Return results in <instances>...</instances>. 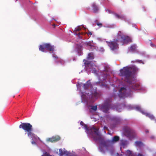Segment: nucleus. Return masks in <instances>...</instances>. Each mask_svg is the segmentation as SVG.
<instances>
[{
  "mask_svg": "<svg viewBox=\"0 0 156 156\" xmlns=\"http://www.w3.org/2000/svg\"><path fill=\"white\" fill-rule=\"evenodd\" d=\"M138 69L135 66H132L131 67L126 66L123 67L120 70L119 75L124 77V81L128 83L129 88H127L124 87L121 88L119 91V93L115 94L112 95V97L115 98L117 96L120 98H124L127 95V91L128 90H137L141 89V86L139 83L132 77V73H135L138 71Z\"/></svg>",
  "mask_w": 156,
  "mask_h": 156,
  "instance_id": "1",
  "label": "nucleus"
},
{
  "mask_svg": "<svg viewBox=\"0 0 156 156\" xmlns=\"http://www.w3.org/2000/svg\"><path fill=\"white\" fill-rule=\"evenodd\" d=\"M96 136H94V140H98L100 142L99 150L101 152L105 153L106 151L112 152L113 150L114 144L118 141L120 139L119 136L113 137L112 140H105L102 138L97 129H94Z\"/></svg>",
  "mask_w": 156,
  "mask_h": 156,
  "instance_id": "2",
  "label": "nucleus"
},
{
  "mask_svg": "<svg viewBox=\"0 0 156 156\" xmlns=\"http://www.w3.org/2000/svg\"><path fill=\"white\" fill-rule=\"evenodd\" d=\"M112 100L111 98L106 99L105 100L103 104L98 105L99 109L103 112L108 113L110 108H112L114 110H115L119 112H121L122 108H120V105L118 104L116 105H112L111 103Z\"/></svg>",
  "mask_w": 156,
  "mask_h": 156,
  "instance_id": "3",
  "label": "nucleus"
},
{
  "mask_svg": "<svg viewBox=\"0 0 156 156\" xmlns=\"http://www.w3.org/2000/svg\"><path fill=\"white\" fill-rule=\"evenodd\" d=\"M118 40L119 41V43L123 45L124 44H127L131 41L130 38L127 36L124 35L121 32L119 31L117 36Z\"/></svg>",
  "mask_w": 156,
  "mask_h": 156,
  "instance_id": "4",
  "label": "nucleus"
},
{
  "mask_svg": "<svg viewBox=\"0 0 156 156\" xmlns=\"http://www.w3.org/2000/svg\"><path fill=\"white\" fill-rule=\"evenodd\" d=\"M80 124L82 126L84 125V128L86 130L87 133L88 134H90L94 140V136H96L94 133L95 130L94 129L96 128L93 126L91 128L89 129V128L87 127V126L84 124L82 121L80 122Z\"/></svg>",
  "mask_w": 156,
  "mask_h": 156,
  "instance_id": "5",
  "label": "nucleus"
},
{
  "mask_svg": "<svg viewBox=\"0 0 156 156\" xmlns=\"http://www.w3.org/2000/svg\"><path fill=\"white\" fill-rule=\"evenodd\" d=\"M49 51H53L54 48L53 46L51 45L49 43H44L39 46V49L42 52H44L45 49Z\"/></svg>",
  "mask_w": 156,
  "mask_h": 156,
  "instance_id": "6",
  "label": "nucleus"
},
{
  "mask_svg": "<svg viewBox=\"0 0 156 156\" xmlns=\"http://www.w3.org/2000/svg\"><path fill=\"white\" fill-rule=\"evenodd\" d=\"M117 40L118 38H117L116 39H114L113 41H106L108 46L112 50H114L118 48V44L117 43H119V42Z\"/></svg>",
  "mask_w": 156,
  "mask_h": 156,
  "instance_id": "7",
  "label": "nucleus"
},
{
  "mask_svg": "<svg viewBox=\"0 0 156 156\" xmlns=\"http://www.w3.org/2000/svg\"><path fill=\"white\" fill-rule=\"evenodd\" d=\"M19 127L27 132L31 130H33L32 125L28 123H23L20 125Z\"/></svg>",
  "mask_w": 156,
  "mask_h": 156,
  "instance_id": "8",
  "label": "nucleus"
},
{
  "mask_svg": "<svg viewBox=\"0 0 156 156\" xmlns=\"http://www.w3.org/2000/svg\"><path fill=\"white\" fill-rule=\"evenodd\" d=\"M123 129L125 133L128 136L134 135L136 133L134 130L128 126H125Z\"/></svg>",
  "mask_w": 156,
  "mask_h": 156,
  "instance_id": "9",
  "label": "nucleus"
},
{
  "mask_svg": "<svg viewBox=\"0 0 156 156\" xmlns=\"http://www.w3.org/2000/svg\"><path fill=\"white\" fill-rule=\"evenodd\" d=\"M33 130H31L27 132V135L28 137H30L33 140H36L37 139L40 140V138L37 135L32 132Z\"/></svg>",
  "mask_w": 156,
  "mask_h": 156,
  "instance_id": "10",
  "label": "nucleus"
},
{
  "mask_svg": "<svg viewBox=\"0 0 156 156\" xmlns=\"http://www.w3.org/2000/svg\"><path fill=\"white\" fill-rule=\"evenodd\" d=\"M60 137L59 136H53L51 138H48L47 139V141L48 142H56L60 140Z\"/></svg>",
  "mask_w": 156,
  "mask_h": 156,
  "instance_id": "11",
  "label": "nucleus"
},
{
  "mask_svg": "<svg viewBox=\"0 0 156 156\" xmlns=\"http://www.w3.org/2000/svg\"><path fill=\"white\" fill-rule=\"evenodd\" d=\"M128 144V142L127 141L124 140H122L120 143V145L121 147H122L123 148H125L126 146H127Z\"/></svg>",
  "mask_w": 156,
  "mask_h": 156,
  "instance_id": "12",
  "label": "nucleus"
},
{
  "mask_svg": "<svg viewBox=\"0 0 156 156\" xmlns=\"http://www.w3.org/2000/svg\"><path fill=\"white\" fill-rule=\"evenodd\" d=\"M91 6L92 8L93 12L95 13H97L99 10V9L96 4L94 3H93L91 5Z\"/></svg>",
  "mask_w": 156,
  "mask_h": 156,
  "instance_id": "13",
  "label": "nucleus"
},
{
  "mask_svg": "<svg viewBox=\"0 0 156 156\" xmlns=\"http://www.w3.org/2000/svg\"><path fill=\"white\" fill-rule=\"evenodd\" d=\"M142 113L146 116L148 117L151 120L153 119H154V117L153 115H152L150 113H147L145 112H142Z\"/></svg>",
  "mask_w": 156,
  "mask_h": 156,
  "instance_id": "14",
  "label": "nucleus"
},
{
  "mask_svg": "<svg viewBox=\"0 0 156 156\" xmlns=\"http://www.w3.org/2000/svg\"><path fill=\"white\" fill-rule=\"evenodd\" d=\"M112 120L115 124H119L120 121V119L119 118L116 117L113 118Z\"/></svg>",
  "mask_w": 156,
  "mask_h": 156,
  "instance_id": "15",
  "label": "nucleus"
},
{
  "mask_svg": "<svg viewBox=\"0 0 156 156\" xmlns=\"http://www.w3.org/2000/svg\"><path fill=\"white\" fill-rule=\"evenodd\" d=\"M136 46L135 45H133L131 46L129 48V51L132 52L136 51Z\"/></svg>",
  "mask_w": 156,
  "mask_h": 156,
  "instance_id": "16",
  "label": "nucleus"
},
{
  "mask_svg": "<svg viewBox=\"0 0 156 156\" xmlns=\"http://www.w3.org/2000/svg\"><path fill=\"white\" fill-rule=\"evenodd\" d=\"M59 154L60 156H62L65 154H66L67 152V151H62L61 149L59 150Z\"/></svg>",
  "mask_w": 156,
  "mask_h": 156,
  "instance_id": "17",
  "label": "nucleus"
},
{
  "mask_svg": "<svg viewBox=\"0 0 156 156\" xmlns=\"http://www.w3.org/2000/svg\"><path fill=\"white\" fill-rule=\"evenodd\" d=\"M135 145L136 147H141L143 145V144L141 141H136L135 142Z\"/></svg>",
  "mask_w": 156,
  "mask_h": 156,
  "instance_id": "18",
  "label": "nucleus"
},
{
  "mask_svg": "<svg viewBox=\"0 0 156 156\" xmlns=\"http://www.w3.org/2000/svg\"><path fill=\"white\" fill-rule=\"evenodd\" d=\"M115 16L118 19H123L125 18V16L122 15H119L116 13L115 14Z\"/></svg>",
  "mask_w": 156,
  "mask_h": 156,
  "instance_id": "19",
  "label": "nucleus"
},
{
  "mask_svg": "<svg viewBox=\"0 0 156 156\" xmlns=\"http://www.w3.org/2000/svg\"><path fill=\"white\" fill-rule=\"evenodd\" d=\"M86 64L87 65L88 67H89L90 69L92 70H92V71L95 72V68H93V66H94L92 64L90 63H87Z\"/></svg>",
  "mask_w": 156,
  "mask_h": 156,
  "instance_id": "20",
  "label": "nucleus"
},
{
  "mask_svg": "<svg viewBox=\"0 0 156 156\" xmlns=\"http://www.w3.org/2000/svg\"><path fill=\"white\" fill-rule=\"evenodd\" d=\"M87 58L88 59H92L94 58V55L92 53L88 54Z\"/></svg>",
  "mask_w": 156,
  "mask_h": 156,
  "instance_id": "21",
  "label": "nucleus"
},
{
  "mask_svg": "<svg viewBox=\"0 0 156 156\" xmlns=\"http://www.w3.org/2000/svg\"><path fill=\"white\" fill-rule=\"evenodd\" d=\"M126 156H129L132 154V151L130 150H128L126 152Z\"/></svg>",
  "mask_w": 156,
  "mask_h": 156,
  "instance_id": "22",
  "label": "nucleus"
},
{
  "mask_svg": "<svg viewBox=\"0 0 156 156\" xmlns=\"http://www.w3.org/2000/svg\"><path fill=\"white\" fill-rule=\"evenodd\" d=\"M95 23H96L97 25L99 26L100 27H101L102 26V24L98 22V20H96L95 21Z\"/></svg>",
  "mask_w": 156,
  "mask_h": 156,
  "instance_id": "23",
  "label": "nucleus"
},
{
  "mask_svg": "<svg viewBox=\"0 0 156 156\" xmlns=\"http://www.w3.org/2000/svg\"><path fill=\"white\" fill-rule=\"evenodd\" d=\"M89 86L90 84H84L83 88L85 90H86L88 89Z\"/></svg>",
  "mask_w": 156,
  "mask_h": 156,
  "instance_id": "24",
  "label": "nucleus"
},
{
  "mask_svg": "<svg viewBox=\"0 0 156 156\" xmlns=\"http://www.w3.org/2000/svg\"><path fill=\"white\" fill-rule=\"evenodd\" d=\"M91 109L92 110L94 111H96L97 110V105L95 106H91Z\"/></svg>",
  "mask_w": 156,
  "mask_h": 156,
  "instance_id": "25",
  "label": "nucleus"
},
{
  "mask_svg": "<svg viewBox=\"0 0 156 156\" xmlns=\"http://www.w3.org/2000/svg\"><path fill=\"white\" fill-rule=\"evenodd\" d=\"M93 96L95 98H97L99 96V94L97 92H95L93 94Z\"/></svg>",
  "mask_w": 156,
  "mask_h": 156,
  "instance_id": "26",
  "label": "nucleus"
},
{
  "mask_svg": "<svg viewBox=\"0 0 156 156\" xmlns=\"http://www.w3.org/2000/svg\"><path fill=\"white\" fill-rule=\"evenodd\" d=\"M136 109L137 111L140 112L142 113V112H144V111H142L141 108L139 106H137L136 107Z\"/></svg>",
  "mask_w": 156,
  "mask_h": 156,
  "instance_id": "27",
  "label": "nucleus"
},
{
  "mask_svg": "<svg viewBox=\"0 0 156 156\" xmlns=\"http://www.w3.org/2000/svg\"><path fill=\"white\" fill-rule=\"evenodd\" d=\"M81 29V28H80V26H78L77 27L75 28L74 29V31H80Z\"/></svg>",
  "mask_w": 156,
  "mask_h": 156,
  "instance_id": "28",
  "label": "nucleus"
},
{
  "mask_svg": "<svg viewBox=\"0 0 156 156\" xmlns=\"http://www.w3.org/2000/svg\"><path fill=\"white\" fill-rule=\"evenodd\" d=\"M138 156H145V155L144 154L141 153H139L137 154Z\"/></svg>",
  "mask_w": 156,
  "mask_h": 156,
  "instance_id": "29",
  "label": "nucleus"
},
{
  "mask_svg": "<svg viewBox=\"0 0 156 156\" xmlns=\"http://www.w3.org/2000/svg\"><path fill=\"white\" fill-rule=\"evenodd\" d=\"M83 33H79L78 34H76L78 35V36L80 38H81V37L80 36L81 34H83Z\"/></svg>",
  "mask_w": 156,
  "mask_h": 156,
  "instance_id": "30",
  "label": "nucleus"
},
{
  "mask_svg": "<svg viewBox=\"0 0 156 156\" xmlns=\"http://www.w3.org/2000/svg\"><path fill=\"white\" fill-rule=\"evenodd\" d=\"M132 62H141L142 61L141 60H136V61H132Z\"/></svg>",
  "mask_w": 156,
  "mask_h": 156,
  "instance_id": "31",
  "label": "nucleus"
},
{
  "mask_svg": "<svg viewBox=\"0 0 156 156\" xmlns=\"http://www.w3.org/2000/svg\"><path fill=\"white\" fill-rule=\"evenodd\" d=\"M31 143L33 144H36V143L34 141H32Z\"/></svg>",
  "mask_w": 156,
  "mask_h": 156,
  "instance_id": "32",
  "label": "nucleus"
},
{
  "mask_svg": "<svg viewBox=\"0 0 156 156\" xmlns=\"http://www.w3.org/2000/svg\"><path fill=\"white\" fill-rule=\"evenodd\" d=\"M151 46H152V47H154V46H155L154 44L152 43H151Z\"/></svg>",
  "mask_w": 156,
  "mask_h": 156,
  "instance_id": "33",
  "label": "nucleus"
},
{
  "mask_svg": "<svg viewBox=\"0 0 156 156\" xmlns=\"http://www.w3.org/2000/svg\"><path fill=\"white\" fill-rule=\"evenodd\" d=\"M88 34L91 35L92 34V33L91 32H89V33H88Z\"/></svg>",
  "mask_w": 156,
  "mask_h": 156,
  "instance_id": "34",
  "label": "nucleus"
},
{
  "mask_svg": "<svg viewBox=\"0 0 156 156\" xmlns=\"http://www.w3.org/2000/svg\"><path fill=\"white\" fill-rule=\"evenodd\" d=\"M146 131V133H148V132H149V131H148V130H146V131Z\"/></svg>",
  "mask_w": 156,
  "mask_h": 156,
  "instance_id": "35",
  "label": "nucleus"
},
{
  "mask_svg": "<svg viewBox=\"0 0 156 156\" xmlns=\"http://www.w3.org/2000/svg\"><path fill=\"white\" fill-rule=\"evenodd\" d=\"M53 26H54V27H55V24H54L53 25Z\"/></svg>",
  "mask_w": 156,
  "mask_h": 156,
  "instance_id": "36",
  "label": "nucleus"
},
{
  "mask_svg": "<svg viewBox=\"0 0 156 156\" xmlns=\"http://www.w3.org/2000/svg\"><path fill=\"white\" fill-rule=\"evenodd\" d=\"M84 61H86V60L84 59V60H83V61L84 62Z\"/></svg>",
  "mask_w": 156,
  "mask_h": 156,
  "instance_id": "37",
  "label": "nucleus"
},
{
  "mask_svg": "<svg viewBox=\"0 0 156 156\" xmlns=\"http://www.w3.org/2000/svg\"><path fill=\"white\" fill-rule=\"evenodd\" d=\"M17 1V0H16L15 2Z\"/></svg>",
  "mask_w": 156,
  "mask_h": 156,
  "instance_id": "38",
  "label": "nucleus"
},
{
  "mask_svg": "<svg viewBox=\"0 0 156 156\" xmlns=\"http://www.w3.org/2000/svg\"><path fill=\"white\" fill-rule=\"evenodd\" d=\"M151 138H153V137H151Z\"/></svg>",
  "mask_w": 156,
  "mask_h": 156,
  "instance_id": "39",
  "label": "nucleus"
}]
</instances>
